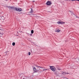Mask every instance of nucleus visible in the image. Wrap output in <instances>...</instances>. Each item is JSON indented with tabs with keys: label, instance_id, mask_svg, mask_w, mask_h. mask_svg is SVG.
Wrapping results in <instances>:
<instances>
[{
	"label": "nucleus",
	"instance_id": "obj_1",
	"mask_svg": "<svg viewBox=\"0 0 79 79\" xmlns=\"http://www.w3.org/2000/svg\"><path fill=\"white\" fill-rule=\"evenodd\" d=\"M50 69L53 71H56V68L54 66H50Z\"/></svg>",
	"mask_w": 79,
	"mask_h": 79
},
{
	"label": "nucleus",
	"instance_id": "obj_10",
	"mask_svg": "<svg viewBox=\"0 0 79 79\" xmlns=\"http://www.w3.org/2000/svg\"><path fill=\"white\" fill-rule=\"evenodd\" d=\"M12 45L13 46H15V42H13L12 43Z\"/></svg>",
	"mask_w": 79,
	"mask_h": 79
},
{
	"label": "nucleus",
	"instance_id": "obj_12",
	"mask_svg": "<svg viewBox=\"0 0 79 79\" xmlns=\"http://www.w3.org/2000/svg\"><path fill=\"white\" fill-rule=\"evenodd\" d=\"M37 68V69H39V68H40V67L39 66H36Z\"/></svg>",
	"mask_w": 79,
	"mask_h": 79
},
{
	"label": "nucleus",
	"instance_id": "obj_8",
	"mask_svg": "<svg viewBox=\"0 0 79 79\" xmlns=\"http://www.w3.org/2000/svg\"><path fill=\"white\" fill-rule=\"evenodd\" d=\"M58 24H61V21H59L57 23Z\"/></svg>",
	"mask_w": 79,
	"mask_h": 79
},
{
	"label": "nucleus",
	"instance_id": "obj_13",
	"mask_svg": "<svg viewBox=\"0 0 79 79\" xmlns=\"http://www.w3.org/2000/svg\"><path fill=\"white\" fill-rule=\"evenodd\" d=\"M46 70H48L47 69H43V71H46Z\"/></svg>",
	"mask_w": 79,
	"mask_h": 79
},
{
	"label": "nucleus",
	"instance_id": "obj_14",
	"mask_svg": "<svg viewBox=\"0 0 79 79\" xmlns=\"http://www.w3.org/2000/svg\"><path fill=\"white\" fill-rule=\"evenodd\" d=\"M57 76H61V75H60V73H58V74H57Z\"/></svg>",
	"mask_w": 79,
	"mask_h": 79
},
{
	"label": "nucleus",
	"instance_id": "obj_18",
	"mask_svg": "<svg viewBox=\"0 0 79 79\" xmlns=\"http://www.w3.org/2000/svg\"><path fill=\"white\" fill-rule=\"evenodd\" d=\"M8 0H6V1H7Z\"/></svg>",
	"mask_w": 79,
	"mask_h": 79
},
{
	"label": "nucleus",
	"instance_id": "obj_2",
	"mask_svg": "<svg viewBox=\"0 0 79 79\" xmlns=\"http://www.w3.org/2000/svg\"><path fill=\"white\" fill-rule=\"evenodd\" d=\"M15 9L16 11H21V10H22V9H21V8H19L18 9L16 8Z\"/></svg>",
	"mask_w": 79,
	"mask_h": 79
},
{
	"label": "nucleus",
	"instance_id": "obj_6",
	"mask_svg": "<svg viewBox=\"0 0 79 79\" xmlns=\"http://www.w3.org/2000/svg\"><path fill=\"white\" fill-rule=\"evenodd\" d=\"M61 74L63 75H65V74H66V73L64 72H62Z\"/></svg>",
	"mask_w": 79,
	"mask_h": 79
},
{
	"label": "nucleus",
	"instance_id": "obj_15",
	"mask_svg": "<svg viewBox=\"0 0 79 79\" xmlns=\"http://www.w3.org/2000/svg\"><path fill=\"white\" fill-rule=\"evenodd\" d=\"M28 55H31V52H28Z\"/></svg>",
	"mask_w": 79,
	"mask_h": 79
},
{
	"label": "nucleus",
	"instance_id": "obj_20",
	"mask_svg": "<svg viewBox=\"0 0 79 79\" xmlns=\"http://www.w3.org/2000/svg\"><path fill=\"white\" fill-rule=\"evenodd\" d=\"M67 74H69V73H67Z\"/></svg>",
	"mask_w": 79,
	"mask_h": 79
},
{
	"label": "nucleus",
	"instance_id": "obj_7",
	"mask_svg": "<svg viewBox=\"0 0 79 79\" xmlns=\"http://www.w3.org/2000/svg\"><path fill=\"white\" fill-rule=\"evenodd\" d=\"M60 30H56L55 31V32H60Z\"/></svg>",
	"mask_w": 79,
	"mask_h": 79
},
{
	"label": "nucleus",
	"instance_id": "obj_5",
	"mask_svg": "<svg viewBox=\"0 0 79 79\" xmlns=\"http://www.w3.org/2000/svg\"><path fill=\"white\" fill-rule=\"evenodd\" d=\"M65 24V22H60V24Z\"/></svg>",
	"mask_w": 79,
	"mask_h": 79
},
{
	"label": "nucleus",
	"instance_id": "obj_17",
	"mask_svg": "<svg viewBox=\"0 0 79 79\" xmlns=\"http://www.w3.org/2000/svg\"><path fill=\"white\" fill-rule=\"evenodd\" d=\"M35 1H33V2H34Z\"/></svg>",
	"mask_w": 79,
	"mask_h": 79
},
{
	"label": "nucleus",
	"instance_id": "obj_11",
	"mask_svg": "<svg viewBox=\"0 0 79 79\" xmlns=\"http://www.w3.org/2000/svg\"><path fill=\"white\" fill-rule=\"evenodd\" d=\"M31 34H33V33H34V30H32L31 31Z\"/></svg>",
	"mask_w": 79,
	"mask_h": 79
},
{
	"label": "nucleus",
	"instance_id": "obj_4",
	"mask_svg": "<svg viewBox=\"0 0 79 79\" xmlns=\"http://www.w3.org/2000/svg\"><path fill=\"white\" fill-rule=\"evenodd\" d=\"M52 3L50 1H48L47 3L46 4L47 5H50Z\"/></svg>",
	"mask_w": 79,
	"mask_h": 79
},
{
	"label": "nucleus",
	"instance_id": "obj_3",
	"mask_svg": "<svg viewBox=\"0 0 79 79\" xmlns=\"http://www.w3.org/2000/svg\"><path fill=\"white\" fill-rule=\"evenodd\" d=\"M33 70L35 72V73H37V72L38 71H39V70H40V69H36L35 68H33Z\"/></svg>",
	"mask_w": 79,
	"mask_h": 79
},
{
	"label": "nucleus",
	"instance_id": "obj_16",
	"mask_svg": "<svg viewBox=\"0 0 79 79\" xmlns=\"http://www.w3.org/2000/svg\"><path fill=\"white\" fill-rule=\"evenodd\" d=\"M30 36H32V34H30Z\"/></svg>",
	"mask_w": 79,
	"mask_h": 79
},
{
	"label": "nucleus",
	"instance_id": "obj_9",
	"mask_svg": "<svg viewBox=\"0 0 79 79\" xmlns=\"http://www.w3.org/2000/svg\"><path fill=\"white\" fill-rule=\"evenodd\" d=\"M30 13H33V10H32V9H31V11L30 12Z\"/></svg>",
	"mask_w": 79,
	"mask_h": 79
},
{
	"label": "nucleus",
	"instance_id": "obj_19",
	"mask_svg": "<svg viewBox=\"0 0 79 79\" xmlns=\"http://www.w3.org/2000/svg\"><path fill=\"white\" fill-rule=\"evenodd\" d=\"M0 34H1V33H0Z\"/></svg>",
	"mask_w": 79,
	"mask_h": 79
}]
</instances>
